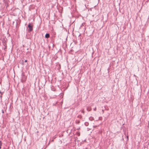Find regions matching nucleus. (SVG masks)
Returning <instances> with one entry per match:
<instances>
[{"label": "nucleus", "mask_w": 149, "mask_h": 149, "mask_svg": "<svg viewBox=\"0 0 149 149\" xmlns=\"http://www.w3.org/2000/svg\"><path fill=\"white\" fill-rule=\"evenodd\" d=\"M50 36V34L49 33H46L45 36V38H49Z\"/></svg>", "instance_id": "4"}, {"label": "nucleus", "mask_w": 149, "mask_h": 149, "mask_svg": "<svg viewBox=\"0 0 149 149\" xmlns=\"http://www.w3.org/2000/svg\"><path fill=\"white\" fill-rule=\"evenodd\" d=\"M20 62L22 65H23L24 64V61L23 60H22L21 61H20Z\"/></svg>", "instance_id": "9"}, {"label": "nucleus", "mask_w": 149, "mask_h": 149, "mask_svg": "<svg viewBox=\"0 0 149 149\" xmlns=\"http://www.w3.org/2000/svg\"><path fill=\"white\" fill-rule=\"evenodd\" d=\"M87 129H88V131H89V129L88 128H87Z\"/></svg>", "instance_id": "20"}, {"label": "nucleus", "mask_w": 149, "mask_h": 149, "mask_svg": "<svg viewBox=\"0 0 149 149\" xmlns=\"http://www.w3.org/2000/svg\"><path fill=\"white\" fill-rule=\"evenodd\" d=\"M84 125L86 126H87L89 125V123L88 122H86L85 123Z\"/></svg>", "instance_id": "6"}, {"label": "nucleus", "mask_w": 149, "mask_h": 149, "mask_svg": "<svg viewBox=\"0 0 149 149\" xmlns=\"http://www.w3.org/2000/svg\"><path fill=\"white\" fill-rule=\"evenodd\" d=\"M2 142L1 141H0V149H1V147L2 146Z\"/></svg>", "instance_id": "8"}, {"label": "nucleus", "mask_w": 149, "mask_h": 149, "mask_svg": "<svg viewBox=\"0 0 149 149\" xmlns=\"http://www.w3.org/2000/svg\"><path fill=\"white\" fill-rule=\"evenodd\" d=\"M81 113H83L84 114V110H82Z\"/></svg>", "instance_id": "13"}, {"label": "nucleus", "mask_w": 149, "mask_h": 149, "mask_svg": "<svg viewBox=\"0 0 149 149\" xmlns=\"http://www.w3.org/2000/svg\"><path fill=\"white\" fill-rule=\"evenodd\" d=\"M97 126H93V127H94V128H95V127H96Z\"/></svg>", "instance_id": "16"}, {"label": "nucleus", "mask_w": 149, "mask_h": 149, "mask_svg": "<svg viewBox=\"0 0 149 149\" xmlns=\"http://www.w3.org/2000/svg\"><path fill=\"white\" fill-rule=\"evenodd\" d=\"M77 117L79 118H82V116L81 115H79Z\"/></svg>", "instance_id": "12"}, {"label": "nucleus", "mask_w": 149, "mask_h": 149, "mask_svg": "<svg viewBox=\"0 0 149 149\" xmlns=\"http://www.w3.org/2000/svg\"><path fill=\"white\" fill-rule=\"evenodd\" d=\"M4 47L3 48V49L5 51H6L7 50V45H6V46H4Z\"/></svg>", "instance_id": "10"}, {"label": "nucleus", "mask_w": 149, "mask_h": 149, "mask_svg": "<svg viewBox=\"0 0 149 149\" xmlns=\"http://www.w3.org/2000/svg\"><path fill=\"white\" fill-rule=\"evenodd\" d=\"M89 119L91 121H92L94 120V118H93V117H90L89 118Z\"/></svg>", "instance_id": "7"}, {"label": "nucleus", "mask_w": 149, "mask_h": 149, "mask_svg": "<svg viewBox=\"0 0 149 149\" xmlns=\"http://www.w3.org/2000/svg\"><path fill=\"white\" fill-rule=\"evenodd\" d=\"M48 47H49V49H50L51 47L49 46Z\"/></svg>", "instance_id": "17"}, {"label": "nucleus", "mask_w": 149, "mask_h": 149, "mask_svg": "<svg viewBox=\"0 0 149 149\" xmlns=\"http://www.w3.org/2000/svg\"><path fill=\"white\" fill-rule=\"evenodd\" d=\"M96 108H95V109H94V111H95L96 110Z\"/></svg>", "instance_id": "18"}, {"label": "nucleus", "mask_w": 149, "mask_h": 149, "mask_svg": "<svg viewBox=\"0 0 149 149\" xmlns=\"http://www.w3.org/2000/svg\"><path fill=\"white\" fill-rule=\"evenodd\" d=\"M2 113H4V111H3V110H2Z\"/></svg>", "instance_id": "14"}, {"label": "nucleus", "mask_w": 149, "mask_h": 149, "mask_svg": "<svg viewBox=\"0 0 149 149\" xmlns=\"http://www.w3.org/2000/svg\"><path fill=\"white\" fill-rule=\"evenodd\" d=\"M3 92H1V91H0V98H1V100L2 99V95L3 94Z\"/></svg>", "instance_id": "5"}, {"label": "nucleus", "mask_w": 149, "mask_h": 149, "mask_svg": "<svg viewBox=\"0 0 149 149\" xmlns=\"http://www.w3.org/2000/svg\"><path fill=\"white\" fill-rule=\"evenodd\" d=\"M22 79L21 80L22 82H25L26 80V77L25 75L24 72H23L22 73Z\"/></svg>", "instance_id": "2"}, {"label": "nucleus", "mask_w": 149, "mask_h": 149, "mask_svg": "<svg viewBox=\"0 0 149 149\" xmlns=\"http://www.w3.org/2000/svg\"><path fill=\"white\" fill-rule=\"evenodd\" d=\"M76 123H77V124H79V123H80V121L79 120H78L76 121Z\"/></svg>", "instance_id": "11"}, {"label": "nucleus", "mask_w": 149, "mask_h": 149, "mask_svg": "<svg viewBox=\"0 0 149 149\" xmlns=\"http://www.w3.org/2000/svg\"><path fill=\"white\" fill-rule=\"evenodd\" d=\"M28 32L30 33L33 29V25L32 23H29L27 25V27Z\"/></svg>", "instance_id": "1"}, {"label": "nucleus", "mask_w": 149, "mask_h": 149, "mask_svg": "<svg viewBox=\"0 0 149 149\" xmlns=\"http://www.w3.org/2000/svg\"><path fill=\"white\" fill-rule=\"evenodd\" d=\"M7 39L6 38H3L2 40L3 45V46H6V41Z\"/></svg>", "instance_id": "3"}, {"label": "nucleus", "mask_w": 149, "mask_h": 149, "mask_svg": "<svg viewBox=\"0 0 149 149\" xmlns=\"http://www.w3.org/2000/svg\"><path fill=\"white\" fill-rule=\"evenodd\" d=\"M27 60H26L25 61H24V62H27Z\"/></svg>", "instance_id": "15"}, {"label": "nucleus", "mask_w": 149, "mask_h": 149, "mask_svg": "<svg viewBox=\"0 0 149 149\" xmlns=\"http://www.w3.org/2000/svg\"><path fill=\"white\" fill-rule=\"evenodd\" d=\"M54 44H53V47H54Z\"/></svg>", "instance_id": "21"}, {"label": "nucleus", "mask_w": 149, "mask_h": 149, "mask_svg": "<svg viewBox=\"0 0 149 149\" xmlns=\"http://www.w3.org/2000/svg\"><path fill=\"white\" fill-rule=\"evenodd\" d=\"M127 138L128 139V136H127Z\"/></svg>", "instance_id": "19"}]
</instances>
